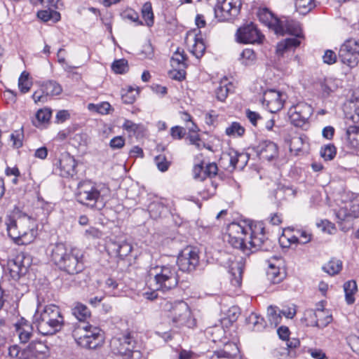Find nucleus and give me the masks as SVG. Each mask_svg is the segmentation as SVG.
Segmentation results:
<instances>
[{"mask_svg": "<svg viewBox=\"0 0 359 359\" xmlns=\"http://www.w3.org/2000/svg\"><path fill=\"white\" fill-rule=\"evenodd\" d=\"M83 252L76 248L67 249L62 243L52 246L51 259L55 264L63 271L70 274H78L85 268Z\"/></svg>", "mask_w": 359, "mask_h": 359, "instance_id": "1", "label": "nucleus"}, {"mask_svg": "<svg viewBox=\"0 0 359 359\" xmlns=\"http://www.w3.org/2000/svg\"><path fill=\"white\" fill-rule=\"evenodd\" d=\"M65 323L61 310L55 304H48L37 309L33 324L42 335H53L60 332Z\"/></svg>", "mask_w": 359, "mask_h": 359, "instance_id": "2", "label": "nucleus"}, {"mask_svg": "<svg viewBox=\"0 0 359 359\" xmlns=\"http://www.w3.org/2000/svg\"><path fill=\"white\" fill-rule=\"evenodd\" d=\"M149 277L154 280L156 290L163 292L175 288L179 283L177 268L175 264L156 266L149 271Z\"/></svg>", "mask_w": 359, "mask_h": 359, "instance_id": "3", "label": "nucleus"}, {"mask_svg": "<svg viewBox=\"0 0 359 359\" xmlns=\"http://www.w3.org/2000/svg\"><path fill=\"white\" fill-rule=\"evenodd\" d=\"M104 189V185L97 184L91 180L81 181L77 185L76 192V201L90 208H97L98 205L103 206L104 198L102 192Z\"/></svg>", "mask_w": 359, "mask_h": 359, "instance_id": "4", "label": "nucleus"}, {"mask_svg": "<svg viewBox=\"0 0 359 359\" xmlns=\"http://www.w3.org/2000/svg\"><path fill=\"white\" fill-rule=\"evenodd\" d=\"M73 336L79 346L88 349H95L101 346L104 341L102 330L88 323L74 330Z\"/></svg>", "mask_w": 359, "mask_h": 359, "instance_id": "5", "label": "nucleus"}, {"mask_svg": "<svg viewBox=\"0 0 359 359\" xmlns=\"http://www.w3.org/2000/svg\"><path fill=\"white\" fill-rule=\"evenodd\" d=\"M249 236L248 250L269 251L272 248V242L268 238L262 222H252L248 225Z\"/></svg>", "mask_w": 359, "mask_h": 359, "instance_id": "6", "label": "nucleus"}, {"mask_svg": "<svg viewBox=\"0 0 359 359\" xmlns=\"http://www.w3.org/2000/svg\"><path fill=\"white\" fill-rule=\"evenodd\" d=\"M169 318L172 326L176 327L192 328L196 325V320L193 318L189 306L182 301L172 306Z\"/></svg>", "mask_w": 359, "mask_h": 359, "instance_id": "7", "label": "nucleus"}, {"mask_svg": "<svg viewBox=\"0 0 359 359\" xmlns=\"http://www.w3.org/2000/svg\"><path fill=\"white\" fill-rule=\"evenodd\" d=\"M248 225L243 226L239 223L232 222L227 227V242L234 248L245 252L248 249Z\"/></svg>", "mask_w": 359, "mask_h": 359, "instance_id": "8", "label": "nucleus"}, {"mask_svg": "<svg viewBox=\"0 0 359 359\" xmlns=\"http://www.w3.org/2000/svg\"><path fill=\"white\" fill-rule=\"evenodd\" d=\"M236 40L240 43L261 44L264 39V35L253 22L244 24L240 27L236 33Z\"/></svg>", "mask_w": 359, "mask_h": 359, "instance_id": "9", "label": "nucleus"}, {"mask_svg": "<svg viewBox=\"0 0 359 359\" xmlns=\"http://www.w3.org/2000/svg\"><path fill=\"white\" fill-rule=\"evenodd\" d=\"M338 56L340 61L349 67H355L359 62V43L354 39L346 40L340 47Z\"/></svg>", "mask_w": 359, "mask_h": 359, "instance_id": "10", "label": "nucleus"}, {"mask_svg": "<svg viewBox=\"0 0 359 359\" xmlns=\"http://www.w3.org/2000/svg\"><path fill=\"white\" fill-rule=\"evenodd\" d=\"M17 216L18 218L27 217L30 219L31 217L26 213H22L18 208H15L13 210V215H7L6 217L5 224L6 225V230L8 236L13 241L15 244L24 245L25 242L23 241V238L27 235V232L25 230L19 229L16 219L15 217Z\"/></svg>", "mask_w": 359, "mask_h": 359, "instance_id": "11", "label": "nucleus"}, {"mask_svg": "<svg viewBox=\"0 0 359 359\" xmlns=\"http://www.w3.org/2000/svg\"><path fill=\"white\" fill-rule=\"evenodd\" d=\"M312 107L306 102H299L291 107L288 111L291 123L295 127L303 128L308 123L313 114Z\"/></svg>", "mask_w": 359, "mask_h": 359, "instance_id": "12", "label": "nucleus"}, {"mask_svg": "<svg viewBox=\"0 0 359 359\" xmlns=\"http://www.w3.org/2000/svg\"><path fill=\"white\" fill-rule=\"evenodd\" d=\"M287 95L275 89H268L264 92L262 104L271 113H276L284 106Z\"/></svg>", "mask_w": 359, "mask_h": 359, "instance_id": "13", "label": "nucleus"}, {"mask_svg": "<svg viewBox=\"0 0 359 359\" xmlns=\"http://www.w3.org/2000/svg\"><path fill=\"white\" fill-rule=\"evenodd\" d=\"M136 341L131 333L127 332L113 337L110 341V346L114 353L125 356L128 351L135 348Z\"/></svg>", "mask_w": 359, "mask_h": 359, "instance_id": "14", "label": "nucleus"}, {"mask_svg": "<svg viewBox=\"0 0 359 359\" xmlns=\"http://www.w3.org/2000/svg\"><path fill=\"white\" fill-rule=\"evenodd\" d=\"M176 262L180 270L190 272L195 270L198 264L199 256L195 250L187 248L182 251Z\"/></svg>", "mask_w": 359, "mask_h": 359, "instance_id": "15", "label": "nucleus"}, {"mask_svg": "<svg viewBox=\"0 0 359 359\" xmlns=\"http://www.w3.org/2000/svg\"><path fill=\"white\" fill-rule=\"evenodd\" d=\"M29 257H26L24 253L18 255L15 258L8 261V270L11 277L18 280L21 276L25 275L29 266Z\"/></svg>", "mask_w": 359, "mask_h": 359, "instance_id": "16", "label": "nucleus"}, {"mask_svg": "<svg viewBox=\"0 0 359 359\" xmlns=\"http://www.w3.org/2000/svg\"><path fill=\"white\" fill-rule=\"evenodd\" d=\"M324 310L306 309L304 314V320L307 326L323 328L330 324L332 320L331 315L325 316Z\"/></svg>", "mask_w": 359, "mask_h": 359, "instance_id": "17", "label": "nucleus"}, {"mask_svg": "<svg viewBox=\"0 0 359 359\" xmlns=\"http://www.w3.org/2000/svg\"><path fill=\"white\" fill-rule=\"evenodd\" d=\"M275 33L280 35L289 34L299 40L304 38L299 22L285 17L280 19V23H278Z\"/></svg>", "mask_w": 359, "mask_h": 359, "instance_id": "18", "label": "nucleus"}, {"mask_svg": "<svg viewBox=\"0 0 359 359\" xmlns=\"http://www.w3.org/2000/svg\"><path fill=\"white\" fill-rule=\"evenodd\" d=\"M48 352V347L41 341H32L22 349L20 359H45Z\"/></svg>", "mask_w": 359, "mask_h": 359, "instance_id": "19", "label": "nucleus"}, {"mask_svg": "<svg viewBox=\"0 0 359 359\" xmlns=\"http://www.w3.org/2000/svg\"><path fill=\"white\" fill-rule=\"evenodd\" d=\"M76 166L75 158L69 154H65L59 160L56 170H59L58 174L62 177H72L77 172Z\"/></svg>", "mask_w": 359, "mask_h": 359, "instance_id": "20", "label": "nucleus"}, {"mask_svg": "<svg viewBox=\"0 0 359 359\" xmlns=\"http://www.w3.org/2000/svg\"><path fill=\"white\" fill-rule=\"evenodd\" d=\"M255 151L261 159L271 161L278 156L276 144L270 140H263L254 147Z\"/></svg>", "mask_w": 359, "mask_h": 359, "instance_id": "21", "label": "nucleus"}, {"mask_svg": "<svg viewBox=\"0 0 359 359\" xmlns=\"http://www.w3.org/2000/svg\"><path fill=\"white\" fill-rule=\"evenodd\" d=\"M107 250L111 256L123 259L131 252L133 247L130 243L125 241H111L107 245Z\"/></svg>", "mask_w": 359, "mask_h": 359, "instance_id": "22", "label": "nucleus"}, {"mask_svg": "<svg viewBox=\"0 0 359 359\" xmlns=\"http://www.w3.org/2000/svg\"><path fill=\"white\" fill-rule=\"evenodd\" d=\"M15 332L20 341L25 344L29 341L33 334L32 325L24 318H20L14 325Z\"/></svg>", "mask_w": 359, "mask_h": 359, "instance_id": "23", "label": "nucleus"}, {"mask_svg": "<svg viewBox=\"0 0 359 359\" xmlns=\"http://www.w3.org/2000/svg\"><path fill=\"white\" fill-rule=\"evenodd\" d=\"M226 0H217L214 13L219 21H229L235 19L238 15H234L232 9L226 4Z\"/></svg>", "mask_w": 359, "mask_h": 359, "instance_id": "24", "label": "nucleus"}, {"mask_svg": "<svg viewBox=\"0 0 359 359\" xmlns=\"http://www.w3.org/2000/svg\"><path fill=\"white\" fill-rule=\"evenodd\" d=\"M301 41L297 38H287L279 43L276 46V54L278 56H283L287 52H294V50L299 46Z\"/></svg>", "mask_w": 359, "mask_h": 359, "instance_id": "25", "label": "nucleus"}, {"mask_svg": "<svg viewBox=\"0 0 359 359\" xmlns=\"http://www.w3.org/2000/svg\"><path fill=\"white\" fill-rule=\"evenodd\" d=\"M258 17L261 22L266 25L270 29L274 32L280 23V19L277 18L269 8H263L259 9Z\"/></svg>", "mask_w": 359, "mask_h": 359, "instance_id": "26", "label": "nucleus"}, {"mask_svg": "<svg viewBox=\"0 0 359 359\" xmlns=\"http://www.w3.org/2000/svg\"><path fill=\"white\" fill-rule=\"evenodd\" d=\"M198 130L196 124L192 123V126L189 128V134L186 139L189 141V144L194 145L198 150H201L205 147V143L198 134Z\"/></svg>", "mask_w": 359, "mask_h": 359, "instance_id": "27", "label": "nucleus"}, {"mask_svg": "<svg viewBox=\"0 0 359 359\" xmlns=\"http://www.w3.org/2000/svg\"><path fill=\"white\" fill-rule=\"evenodd\" d=\"M72 313L77 320L83 323H85L91 316L89 309L81 302L74 303L72 309Z\"/></svg>", "mask_w": 359, "mask_h": 359, "instance_id": "28", "label": "nucleus"}, {"mask_svg": "<svg viewBox=\"0 0 359 359\" xmlns=\"http://www.w3.org/2000/svg\"><path fill=\"white\" fill-rule=\"evenodd\" d=\"M243 264L241 262L233 263L230 267L231 283L234 286H240L242 283Z\"/></svg>", "mask_w": 359, "mask_h": 359, "instance_id": "29", "label": "nucleus"}, {"mask_svg": "<svg viewBox=\"0 0 359 359\" xmlns=\"http://www.w3.org/2000/svg\"><path fill=\"white\" fill-rule=\"evenodd\" d=\"M217 351L227 359H239V348L235 343H226L222 349Z\"/></svg>", "mask_w": 359, "mask_h": 359, "instance_id": "30", "label": "nucleus"}, {"mask_svg": "<svg viewBox=\"0 0 359 359\" xmlns=\"http://www.w3.org/2000/svg\"><path fill=\"white\" fill-rule=\"evenodd\" d=\"M346 136L349 146L359 150V126L353 125L348 127Z\"/></svg>", "mask_w": 359, "mask_h": 359, "instance_id": "31", "label": "nucleus"}, {"mask_svg": "<svg viewBox=\"0 0 359 359\" xmlns=\"http://www.w3.org/2000/svg\"><path fill=\"white\" fill-rule=\"evenodd\" d=\"M41 91L46 96H54L60 95L62 91L61 86L55 81H48L41 87Z\"/></svg>", "mask_w": 359, "mask_h": 359, "instance_id": "32", "label": "nucleus"}, {"mask_svg": "<svg viewBox=\"0 0 359 359\" xmlns=\"http://www.w3.org/2000/svg\"><path fill=\"white\" fill-rule=\"evenodd\" d=\"M52 111L48 108L40 109L35 114V121H33V124L39 128L42 125L49 123L51 117Z\"/></svg>", "mask_w": 359, "mask_h": 359, "instance_id": "33", "label": "nucleus"}, {"mask_svg": "<svg viewBox=\"0 0 359 359\" xmlns=\"http://www.w3.org/2000/svg\"><path fill=\"white\" fill-rule=\"evenodd\" d=\"M233 86L231 82H228L227 79L221 81L219 86L215 90L216 97L219 101L224 102L228 96Z\"/></svg>", "mask_w": 359, "mask_h": 359, "instance_id": "34", "label": "nucleus"}, {"mask_svg": "<svg viewBox=\"0 0 359 359\" xmlns=\"http://www.w3.org/2000/svg\"><path fill=\"white\" fill-rule=\"evenodd\" d=\"M346 302L348 304H352L355 302L354 294L356 292L357 284L355 280H348L344 285Z\"/></svg>", "mask_w": 359, "mask_h": 359, "instance_id": "35", "label": "nucleus"}, {"mask_svg": "<svg viewBox=\"0 0 359 359\" xmlns=\"http://www.w3.org/2000/svg\"><path fill=\"white\" fill-rule=\"evenodd\" d=\"M247 322L248 324L252 325V330L255 332H262L266 327L264 319L255 313H252L247 318Z\"/></svg>", "mask_w": 359, "mask_h": 359, "instance_id": "36", "label": "nucleus"}, {"mask_svg": "<svg viewBox=\"0 0 359 359\" xmlns=\"http://www.w3.org/2000/svg\"><path fill=\"white\" fill-rule=\"evenodd\" d=\"M342 269V262L334 258L331 259L323 266V270L330 276L338 274Z\"/></svg>", "mask_w": 359, "mask_h": 359, "instance_id": "37", "label": "nucleus"}, {"mask_svg": "<svg viewBox=\"0 0 359 359\" xmlns=\"http://www.w3.org/2000/svg\"><path fill=\"white\" fill-rule=\"evenodd\" d=\"M266 276L268 280L274 284L280 283L284 277L280 272L279 267H277L275 264L271 262L269 264Z\"/></svg>", "mask_w": 359, "mask_h": 359, "instance_id": "38", "label": "nucleus"}, {"mask_svg": "<svg viewBox=\"0 0 359 359\" xmlns=\"http://www.w3.org/2000/svg\"><path fill=\"white\" fill-rule=\"evenodd\" d=\"M316 6L315 0H295L296 8L301 14H306Z\"/></svg>", "mask_w": 359, "mask_h": 359, "instance_id": "39", "label": "nucleus"}, {"mask_svg": "<svg viewBox=\"0 0 359 359\" xmlns=\"http://www.w3.org/2000/svg\"><path fill=\"white\" fill-rule=\"evenodd\" d=\"M239 60L246 66L251 65L256 61L257 55L253 49L245 48L241 53Z\"/></svg>", "mask_w": 359, "mask_h": 359, "instance_id": "40", "label": "nucleus"}, {"mask_svg": "<svg viewBox=\"0 0 359 359\" xmlns=\"http://www.w3.org/2000/svg\"><path fill=\"white\" fill-rule=\"evenodd\" d=\"M187 60V55L184 54V50L180 51V48H177L173 56L171 58V65L173 67H186L185 61Z\"/></svg>", "mask_w": 359, "mask_h": 359, "instance_id": "41", "label": "nucleus"}, {"mask_svg": "<svg viewBox=\"0 0 359 359\" xmlns=\"http://www.w3.org/2000/svg\"><path fill=\"white\" fill-rule=\"evenodd\" d=\"M267 315L271 325L277 326L280 323L282 317L277 306H269L267 309Z\"/></svg>", "mask_w": 359, "mask_h": 359, "instance_id": "42", "label": "nucleus"}, {"mask_svg": "<svg viewBox=\"0 0 359 359\" xmlns=\"http://www.w3.org/2000/svg\"><path fill=\"white\" fill-rule=\"evenodd\" d=\"M245 128L238 122H233L225 130L228 136L242 137L245 133Z\"/></svg>", "mask_w": 359, "mask_h": 359, "instance_id": "43", "label": "nucleus"}, {"mask_svg": "<svg viewBox=\"0 0 359 359\" xmlns=\"http://www.w3.org/2000/svg\"><path fill=\"white\" fill-rule=\"evenodd\" d=\"M142 18L146 22L148 27H151L154 25V13L152 11L151 4L150 2H146L142 9Z\"/></svg>", "mask_w": 359, "mask_h": 359, "instance_id": "44", "label": "nucleus"}, {"mask_svg": "<svg viewBox=\"0 0 359 359\" xmlns=\"http://www.w3.org/2000/svg\"><path fill=\"white\" fill-rule=\"evenodd\" d=\"M32 85V81L29 80V73L24 71L18 79V88L22 93H27Z\"/></svg>", "mask_w": 359, "mask_h": 359, "instance_id": "45", "label": "nucleus"}, {"mask_svg": "<svg viewBox=\"0 0 359 359\" xmlns=\"http://www.w3.org/2000/svg\"><path fill=\"white\" fill-rule=\"evenodd\" d=\"M205 48L203 39L196 37L191 52L196 57L201 58L204 55Z\"/></svg>", "mask_w": 359, "mask_h": 359, "instance_id": "46", "label": "nucleus"}, {"mask_svg": "<svg viewBox=\"0 0 359 359\" xmlns=\"http://www.w3.org/2000/svg\"><path fill=\"white\" fill-rule=\"evenodd\" d=\"M154 162L157 168L161 172H165L171 165V161L168 160L164 154H161L154 158Z\"/></svg>", "mask_w": 359, "mask_h": 359, "instance_id": "47", "label": "nucleus"}, {"mask_svg": "<svg viewBox=\"0 0 359 359\" xmlns=\"http://www.w3.org/2000/svg\"><path fill=\"white\" fill-rule=\"evenodd\" d=\"M337 154V149L333 144H328L321 147L320 156L325 161L332 160Z\"/></svg>", "mask_w": 359, "mask_h": 359, "instance_id": "48", "label": "nucleus"}, {"mask_svg": "<svg viewBox=\"0 0 359 359\" xmlns=\"http://www.w3.org/2000/svg\"><path fill=\"white\" fill-rule=\"evenodd\" d=\"M111 69L116 73L123 74L128 71V61L125 59L115 60L111 65Z\"/></svg>", "mask_w": 359, "mask_h": 359, "instance_id": "49", "label": "nucleus"}, {"mask_svg": "<svg viewBox=\"0 0 359 359\" xmlns=\"http://www.w3.org/2000/svg\"><path fill=\"white\" fill-rule=\"evenodd\" d=\"M165 208L162 203L156 201L151 203L148 206L151 217L155 219L161 216L162 212L165 210Z\"/></svg>", "mask_w": 359, "mask_h": 359, "instance_id": "50", "label": "nucleus"}, {"mask_svg": "<svg viewBox=\"0 0 359 359\" xmlns=\"http://www.w3.org/2000/svg\"><path fill=\"white\" fill-rule=\"evenodd\" d=\"M240 154L238 151L234 149H231L229 152L224 154V158L227 157L230 166L234 170L236 165H238L240 161Z\"/></svg>", "mask_w": 359, "mask_h": 359, "instance_id": "51", "label": "nucleus"}, {"mask_svg": "<svg viewBox=\"0 0 359 359\" xmlns=\"http://www.w3.org/2000/svg\"><path fill=\"white\" fill-rule=\"evenodd\" d=\"M285 345L288 350V355L290 357H295L297 355L295 349L299 348L300 345V341L296 338H289L287 340H286Z\"/></svg>", "mask_w": 359, "mask_h": 359, "instance_id": "52", "label": "nucleus"}, {"mask_svg": "<svg viewBox=\"0 0 359 359\" xmlns=\"http://www.w3.org/2000/svg\"><path fill=\"white\" fill-rule=\"evenodd\" d=\"M23 137L22 128L20 130H15L14 133L11 135V140L13 142V147L18 149L22 147Z\"/></svg>", "mask_w": 359, "mask_h": 359, "instance_id": "53", "label": "nucleus"}, {"mask_svg": "<svg viewBox=\"0 0 359 359\" xmlns=\"http://www.w3.org/2000/svg\"><path fill=\"white\" fill-rule=\"evenodd\" d=\"M88 108L90 109L91 108H94L95 111L101 114H107L109 113V111L111 108L110 104L107 102H103L100 104H89Z\"/></svg>", "mask_w": 359, "mask_h": 359, "instance_id": "54", "label": "nucleus"}, {"mask_svg": "<svg viewBox=\"0 0 359 359\" xmlns=\"http://www.w3.org/2000/svg\"><path fill=\"white\" fill-rule=\"evenodd\" d=\"M320 91L323 97H329L334 91L333 83L331 81H325L320 84Z\"/></svg>", "mask_w": 359, "mask_h": 359, "instance_id": "55", "label": "nucleus"}, {"mask_svg": "<svg viewBox=\"0 0 359 359\" xmlns=\"http://www.w3.org/2000/svg\"><path fill=\"white\" fill-rule=\"evenodd\" d=\"M245 116L254 126H257L259 121H263L264 118L256 111L248 109L245 110Z\"/></svg>", "mask_w": 359, "mask_h": 359, "instance_id": "56", "label": "nucleus"}, {"mask_svg": "<svg viewBox=\"0 0 359 359\" xmlns=\"http://www.w3.org/2000/svg\"><path fill=\"white\" fill-rule=\"evenodd\" d=\"M123 128L128 133L136 135L137 133L140 131L142 126L140 124L135 123L132 121L126 120L123 124Z\"/></svg>", "mask_w": 359, "mask_h": 359, "instance_id": "57", "label": "nucleus"}, {"mask_svg": "<svg viewBox=\"0 0 359 359\" xmlns=\"http://www.w3.org/2000/svg\"><path fill=\"white\" fill-rule=\"evenodd\" d=\"M218 168L216 163H210L205 167L203 177H212L217 174Z\"/></svg>", "mask_w": 359, "mask_h": 359, "instance_id": "58", "label": "nucleus"}, {"mask_svg": "<svg viewBox=\"0 0 359 359\" xmlns=\"http://www.w3.org/2000/svg\"><path fill=\"white\" fill-rule=\"evenodd\" d=\"M186 135V129L181 126H173L170 129V135L173 139L181 140Z\"/></svg>", "mask_w": 359, "mask_h": 359, "instance_id": "59", "label": "nucleus"}, {"mask_svg": "<svg viewBox=\"0 0 359 359\" xmlns=\"http://www.w3.org/2000/svg\"><path fill=\"white\" fill-rule=\"evenodd\" d=\"M337 54L332 50H327L323 55V62L327 65H333L337 62Z\"/></svg>", "mask_w": 359, "mask_h": 359, "instance_id": "60", "label": "nucleus"}, {"mask_svg": "<svg viewBox=\"0 0 359 359\" xmlns=\"http://www.w3.org/2000/svg\"><path fill=\"white\" fill-rule=\"evenodd\" d=\"M226 4L232 9L234 15H239L242 7L241 0H226Z\"/></svg>", "mask_w": 359, "mask_h": 359, "instance_id": "61", "label": "nucleus"}, {"mask_svg": "<svg viewBox=\"0 0 359 359\" xmlns=\"http://www.w3.org/2000/svg\"><path fill=\"white\" fill-rule=\"evenodd\" d=\"M125 144V139L122 136H116L110 140L109 146L113 149L122 148Z\"/></svg>", "mask_w": 359, "mask_h": 359, "instance_id": "62", "label": "nucleus"}, {"mask_svg": "<svg viewBox=\"0 0 359 359\" xmlns=\"http://www.w3.org/2000/svg\"><path fill=\"white\" fill-rule=\"evenodd\" d=\"M348 341L353 351L359 355V337L351 335L348 338Z\"/></svg>", "mask_w": 359, "mask_h": 359, "instance_id": "63", "label": "nucleus"}, {"mask_svg": "<svg viewBox=\"0 0 359 359\" xmlns=\"http://www.w3.org/2000/svg\"><path fill=\"white\" fill-rule=\"evenodd\" d=\"M8 355L14 359H20L22 350H20L18 345H13L8 348Z\"/></svg>", "mask_w": 359, "mask_h": 359, "instance_id": "64", "label": "nucleus"}]
</instances>
